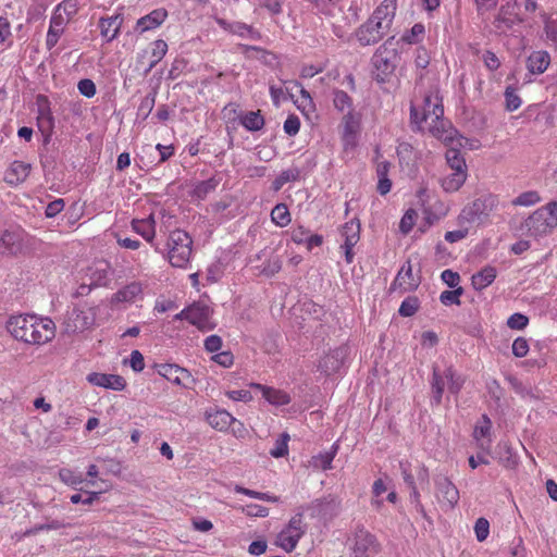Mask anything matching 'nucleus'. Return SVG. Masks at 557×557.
I'll return each instance as SVG.
<instances>
[{
	"instance_id": "obj_39",
	"label": "nucleus",
	"mask_w": 557,
	"mask_h": 557,
	"mask_svg": "<svg viewBox=\"0 0 557 557\" xmlns=\"http://www.w3.org/2000/svg\"><path fill=\"white\" fill-rule=\"evenodd\" d=\"M271 220L278 227L287 226L292 221L287 206L277 203L271 211Z\"/></svg>"
},
{
	"instance_id": "obj_60",
	"label": "nucleus",
	"mask_w": 557,
	"mask_h": 557,
	"mask_svg": "<svg viewBox=\"0 0 557 557\" xmlns=\"http://www.w3.org/2000/svg\"><path fill=\"white\" fill-rule=\"evenodd\" d=\"M300 129V120L297 115L290 114L284 122V132L289 136H295Z\"/></svg>"
},
{
	"instance_id": "obj_47",
	"label": "nucleus",
	"mask_w": 557,
	"mask_h": 557,
	"mask_svg": "<svg viewBox=\"0 0 557 557\" xmlns=\"http://www.w3.org/2000/svg\"><path fill=\"white\" fill-rule=\"evenodd\" d=\"M505 108L507 111L512 112L521 107L522 100L517 94L516 88L508 86L505 90Z\"/></svg>"
},
{
	"instance_id": "obj_19",
	"label": "nucleus",
	"mask_w": 557,
	"mask_h": 557,
	"mask_svg": "<svg viewBox=\"0 0 557 557\" xmlns=\"http://www.w3.org/2000/svg\"><path fill=\"white\" fill-rule=\"evenodd\" d=\"M86 380L95 386L113 391H123L126 386L125 379L117 374L91 372L87 375Z\"/></svg>"
},
{
	"instance_id": "obj_54",
	"label": "nucleus",
	"mask_w": 557,
	"mask_h": 557,
	"mask_svg": "<svg viewBox=\"0 0 557 557\" xmlns=\"http://www.w3.org/2000/svg\"><path fill=\"white\" fill-rule=\"evenodd\" d=\"M59 478L63 483L72 486L78 485L84 482L82 474H77L71 469L65 468L59 471Z\"/></svg>"
},
{
	"instance_id": "obj_42",
	"label": "nucleus",
	"mask_w": 557,
	"mask_h": 557,
	"mask_svg": "<svg viewBox=\"0 0 557 557\" xmlns=\"http://www.w3.org/2000/svg\"><path fill=\"white\" fill-rule=\"evenodd\" d=\"M541 201V196L536 190H528L512 199L513 207H531Z\"/></svg>"
},
{
	"instance_id": "obj_32",
	"label": "nucleus",
	"mask_w": 557,
	"mask_h": 557,
	"mask_svg": "<svg viewBox=\"0 0 557 557\" xmlns=\"http://www.w3.org/2000/svg\"><path fill=\"white\" fill-rule=\"evenodd\" d=\"M342 367L341 351L338 349L330 351L321 358L318 369L326 375H331Z\"/></svg>"
},
{
	"instance_id": "obj_51",
	"label": "nucleus",
	"mask_w": 557,
	"mask_h": 557,
	"mask_svg": "<svg viewBox=\"0 0 557 557\" xmlns=\"http://www.w3.org/2000/svg\"><path fill=\"white\" fill-rule=\"evenodd\" d=\"M157 90H151L140 102L138 107V115H141L143 119H147L151 113L154 103H156Z\"/></svg>"
},
{
	"instance_id": "obj_53",
	"label": "nucleus",
	"mask_w": 557,
	"mask_h": 557,
	"mask_svg": "<svg viewBox=\"0 0 557 557\" xmlns=\"http://www.w3.org/2000/svg\"><path fill=\"white\" fill-rule=\"evenodd\" d=\"M462 293V287H458L454 290H444L440 296V300L444 306L460 305V296Z\"/></svg>"
},
{
	"instance_id": "obj_41",
	"label": "nucleus",
	"mask_w": 557,
	"mask_h": 557,
	"mask_svg": "<svg viewBox=\"0 0 557 557\" xmlns=\"http://www.w3.org/2000/svg\"><path fill=\"white\" fill-rule=\"evenodd\" d=\"M445 379L447 381L448 391L455 395H457L461 391L465 384L463 376L457 374L453 367H448L445 370Z\"/></svg>"
},
{
	"instance_id": "obj_37",
	"label": "nucleus",
	"mask_w": 557,
	"mask_h": 557,
	"mask_svg": "<svg viewBox=\"0 0 557 557\" xmlns=\"http://www.w3.org/2000/svg\"><path fill=\"white\" fill-rule=\"evenodd\" d=\"M445 384H446L445 372L443 374H441L440 371L436 368H434L431 387H432V399L435 405H440L442 403Z\"/></svg>"
},
{
	"instance_id": "obj_45",
	"label": "nucleus",
	"mask_w": 557,
	"mask_h": 557,
	"mask_svg": "<svg viewBox=\"0 0 557 557\" xmlns=\"http://www.w3.org/2000/svg\"><path fill=\"white\" fill-rule=\"evenodd\" d=\"M245 53L246 59L261 60L263 63H271L275 59L273 53L255 46L246 45Z\"/></svg>"
},
{
	"instance_id": "obj_48",
	"label": "nucleus",
	"mask_w": 557,
	"mask_h": 557,
	"mask_svg": "<svg viewBox=\"0 0 557 557\" xmlns=\"http://www.w3.org/2000/svg\"><path fill=\"white\" fill-rule=\"evenodd\" d=\"M420 308V301L416 296H409L403 300L398 312L401 317H412Z\"/></svg>"
},
{
	"instance_id": "obj_28",
	"label": "nucleus",
	"mask_w": 557,
	"mask_h": 557,
	"mask_svg": "<svg viewBox=\"0 0 557 557\" xmlns=\"http://www.w3.org/2000/svg\"><path fill=\"white\" fill-rule=\"evenodd\" d=\"M550 63V57L547 51L539 50L533 51L528 60L527 67L532 74L544 73Z\"/></svg>"
},
{
	"instance_id": "obj_6",
	"label": "nucleus",
	"mask_w": 557,
	"mask_h": 557,
	"mask_svg": "<svg viewBox=\"0 0 557 557\" xmlns=\"http://www.w3.org/2000/svg\"><path fill=\"white\" fill-rule=\"evenodd\" d=\"M168 259L175 268H186L191 257L193 239L182 230H174L168 239Z\"/></svg>"
},
{
	"instance_id": "obj_27",
	"label": "nucleus",
	"mask_w": 557,
	"mask_h": 557,
	"mask_svg": "<svg viewBox=\"0 0 557 557\" xmlns=\"http://www.w3.org/2000/svg\"><path fill=\"white\" fill-rule=\"evenodd\" d=\"M220 183L221 178L215 175L208 180L197 182L190 191V196L193 199L205 200L209 195L215 191Z\"/></svg>"
},
{
	"instance_id": "obj_58",
	"label": "nucleus",
	"mask_w": 557,
	"mask_h": 557,
	"mask_svg": "<svg viewBox=\"0 0 557 557\" xmlns=\"http://www.w3.org/2000/svg\"><path fill=\"white\" fill-rule=\"evenodd\" d=\"M529 324V318L522 313H513L507 320V326L511 330H523Z\"/></svg>"
},
{
	"instance_id": "obj_23",
	"label": "nucleus",
	"mask_w": 557,
	"mask_h": 557,
	"mask_svg": "<svg viewBox=\"0 0 557 557\" xmlns=\"http://www.w3.org/2000/svg\"><path fill=\"white\" fill-rule=\"evenodd\" d=\"M67 18H64L61 14L52 13L50 18L49 28L46 37V47L48 50H51L58 44L60 37L64 33L65 25L67 24Z\"/></svg>"
},
{
	"instance_id": "obj_44",
	"label": "nucleus",
	"mask_w": 557,
	"mask_h": 557,
	"mask_svg": "<svg viewBox=\"0 0 557 557\" xmlns=\"http://www.w3.org/2000/svg\"><path fill=\"white\" fill-rule=\"evenodd\" d=\"M424 33V25L421 23H417L409 30L404 33L400 40L409 45H414L423 39Z\"/></svg>"
},
{
	"instance_id": "obj_10",
	"label": "nucleus",
	"mask_w": 557,
	"mask_h": 557,
	"mask_svg": "<svg viewBox=\"0 0 557 557\" xmlns=\"http://www.w3.org/2000/svg\"><path fill=\"white\" fill-rule=\"evenodd\" d=\"M212 314L213 309L209 305L196 301L189 306L188 322L201 332H209L216 326Z\"/></svg>"
},
{
	"instance_id": "obj_7",
	"label": "nucleus",
	"mask_w": 557,
	"mask_h": 557,
	"mask_svg": "<svg viewBox=\"0 0 557 557\" xmlns=\"http://www.w3.org/2000/svg\"><path fill=\"white\" fill-rule=\"evenodd\" d=\"M307 532L304 513L297 512L276 535L275 544L287 553L293 552Z\"/></svg>"
},
{
	"instance_id": "obj_14",
	"label": "nucleus",
	"mask_w": 557,
	"mask_h": 557,
	"mask_svg": "<svg viewBox=\"0 0 557 557\" xmlns=\"http://www.w3.org/2000/svg\"><path fill=\"white\" fill-rule=\"evenodd\" d=\"M37 104V125L41 133L50 136L54 127V117L50 108L49 99L44 95H38L36 98Z\"/></svg>"
},
{
	"instance_id": "obj_59",
	"label": "nucleus",
	"mask_w": 557,
	"mask_h": 557,
	"mask_svg": "<svg viewBox=\"0 0 557 557\" xmlns=\"http://www.w3.org/2000/svg\"><path fill=\"white\" fill-rule=\"evenodd\" d=\"M77 89L86 98H92L97 91L95 83L89 78L81 79L77 84Z\"/></svg>"
},
{
	"instance_id": "obj_1",
	"label": "nucleus",
	"mask_w": 557,
	"mask_h": 557,
	"mask_svg": "<svg viewBox=\"0 0 557 557\" xmlns=\"http://www.w3.org/2000/svg\"><path fill=\"white\" fill-rule=\"evenodd\" d=\"M5 329L14 339L33 346L45 345L55 336L54 322L34 313L11 315Z\"/></svg>"
},
{
	"instance_id": "obj_64",
	"label": "nucleus",
	"mask_w": 557,
	"mask_h": 557,
	"mask_svg": "<svg viewBox=\"0 0 557 557\" xmlns=\"http://www.w3.org/2000/svg\"><path fill=\"white\" fill-rule=\"evenodd\" d=\"M64 206L65 202L62 198L54 199L53 201L49 202L46 207V216L49 219L57 216L64 209Z\"/></svg>"
},
{
	"instance_id": "obj_13",
	"label": "nucleus",
	"mask_w": 557,
	"mask_h": 557,
	"mask_svg": "<svg viewBox=\"0 0 557 557\" xmlns=\"http://www.w3.org/2000/svg\"><path fill=\"white\" fill-rule=\"evenodd\" d=\"M492 428V420L487 414H482V417L475 422L472 432V437L475 441L478 448L485 455L491 453Z\"/></svg>"
},
{
	"instance_id": "obj_9",
	"label": "nucleus",
	"mask_w": 557,
	"mask_h": 557,
	"mask_svg": "<svg viewBox=\"0 0 557 557\" xmlns=\"http://www.w3.org/2000/svg\"><path fill=\"white\" fill-rule=\"evenodd\" d=\"M530 230L545 233L557 226V201H552L536 210L527 221Z\"/></svg>"
},
{
	"instance_id": "obj_31",
	"label": "nucleus",
	"mask_w": 557,
	"mask_h": 557,
	"mask_svg": "<svg viewBox=\"0 0 557 557\" xmlns=\"http://www.w3.org/2000/svg\"><path fill=\"white\" fill-rule=\"evenodd\" d=\"M524 20L515 12V4L506 3L500 7L495 22L504 24L507 28H511L516 24L522 23ZM499 27V25H497Z\"/></svg>"
},
{
	"instance_id": "obj_61",
	"label": "nucleus",
	"mask_w": 557,
	"mask_h": 557,
	"mask_svg": "<svg viewBox=\"0 0 557 557\" xmlns=\"http://www.w3.org/2000/svg\"><path fill=\"white\" fill-rule=\"evenodd\" d=\"M297 177L298 172L296 170L283 171L273 183L274 189L278 190L284 184L290 181H295Z\"/></svg>"
},
{
	"instance_id": "obj_2",
	"label": "nucleus",
	"mask_w": 557,
	"mask_h": 557,
	"mask_svg": "<svg viewBox=\"0 0 557 557\" xmlns=\"http://www.w3.org/2000/svg\"><path fill=\"white\" fill-rule=\"evenodd\" d=\"M444 107L442 98L437 91H431L425 95L421 109L411 104V121L420 128L426 129L434 137L443 141L453 139V131L449 122L443 119Z\"/></svg>"
},
{
	"instance_id": "obj_56",
	"label": "nucleus",
	"mask_w": 557,
	"mask_h": 557,
	"mask_svg": "<svg viewBox=\"0 0 557 557\" xmlns=\"http://www.w3.org/2000/svg\"><path fill=\"white\" fill-rule=\"evenodd\" d=\"M282 0H261L255 13L265 9L272 16L278 15L282 12Z\"/></svg>"
},
{
	"instance_id": "obj_43",
	"label": "nucleus",
	"mask_w": 557,
	"mask_h": 557,
	"mask_svg": "<svg viewBox=\"0 0 557 557\" xmlns=\"http://www.w3.org/2000/svg\"><path fill=\"white\" fill-rule=\"evenodd\" d=\"M78 0H63L53 10L54 14H61L67 22L77 13Z\"/></svg>"
},
{
	"instance_id": "obj_33",
	"label": "nucleus",
	"mask_w": 557,
	"mask_h": 557,
	"mask_svg": "<svg viewBox=\"0 0 557 557\" xmlns=\"http://www.w3.org/2000/svg\"><path fill=\"white\" fill-rule=\"evenodd\" d=\"M339 233L344 240L343 245L355 247L360 239V223L355 220L346 222Z\"/></svg>"
},
{
	"instance_id": "obj_11",
	"label": "nucleus",
	"mask_w": 557,
	"mask_h": 557,
	"mask_svg": "<svg viewBox=\"0 0 557 557\" xmlns=\"http://www.w3.org/2000/svg\"><path fill=\"white\" fill-rule=\"evenodd\" d=\"M154 369L159 375L163 376L175 385L190 388L195 383V379L193 377L191 373L187 369L177 364L157 363L154 364Z\"/></svg>"
},
{
	"instance_id": "obj_16",
	"label": "nucleus",
	"mask_w": 557,
	"mask_h": 557,
	"mask_svg": "<svg viewBox=\"0 0 557 557\" xmlns=\"http://www.w3.org/2000/svg\"><path fill=\"white\" fill-rule=\"evenodd\" d=\"M436 497L446 509L454 508L459 500V491L447 478L436 481Z\"/></svg>"
},
{
	"instance_id": "obj_50",
	"label": "nucleus",
	"mask_w": 557,
	"mask_h": 557,
	"mask_svg": "<svg viewBox=\"0 0 557 557\" xmlns=\"http://www.w3.org/2000/svg\"><path fill=\"white\" fill-rule=\"evenodd\" d=\"M264 126V117L261 115L260 110L246 113V129L260 131Z\"/></svg>"
},
{
	"instance_id": "obj_24",
	"label": "nucleus",
	"mask_w": 557,
	"mask_h": 557,
	"mask_svg": "<svg viewBox=\"0 0 557 557\" xmlns=\"http://www.w3.org/2000/svg\"><path fill=\"white\" fill-rule=\"evenodd\" d=\"M29 171V164L23 161H14L7 170L4 180L10 185H18L28 177Z\"/></svg>"
},
{
	"instance_id": "obj_12",
	"label": "nucleus",
	"mask_w": 557,
	"mask_h": 557,
	"mask_svg": "<svg viewBox=\"0 0 557 557\" xmlns=\"http://www.w3.org/2000/svg\"><path fill=\"white\" fill-rule=\"evenodd\" d=\"M248 395L249 399L253 395H261L262 398L274 406H283L290 403V396L286 392L256 383L249 384V389L246 391V401L248 400Z\"/></svg>"
},
{
	"instance_id": "obj_29",
	"label": "nucleus",
	"mask_w": 557,
	"mask_h": 557,
	"mask_svg": "<svg viewBox=\"0 0 557 557\" xmlns=\"http://www.w3.org/2000/svg\"><path fill=\"white\" fill-rule=\"evenodd\" d=\"M91 324L92 319H90L85 311L74 308L69 315L67 330L72 332H83L90 327Z\"/></svg>"
},
{
	"instance_id": "obj_22",
	"label": "nucleus",
	"mask_w": 557,
	"mask_h": 557,
	"mask_svg": "<svg viewBox=\"0 0 557 557\" xmlns=\"http://www.w3.org/2000/svg\"><path fill=\"white\" fill-rule=\"evenodd\" d=\"M222 114L230 136H232V133L236 132L240 126H244V111L239 104L228 103L224 107Z\"/></svg>"
},
{
	"instance_id": "obj_46",
	"label": "nucleus",
	"mask_w": 557,
	"mask_h": 557,
	"mask_svg": "<svg viewBox=\"0 0 557 557\" xmlns=\"http://www.w3.org/2000/svg\"><path fill=\"white\" fill-rule=\"evenodd\" d=\"M417 220H418V212L412 208L408 209L399 222L400 233L404 235L409 234L412 231L413 226L416 225Z\"/></svg>"
},
{
	"instance_id": "obj_62",
	"label": "nucleus",
	"mask_w": 557,
	"mask_h": 557,
	"mask_svg": "<svg viewBox=\"0 0 557 557\" xmlns=\"http://www.w3.org/2000/svg\"><path fill=\"white\" fill-rule=\"evenodd\" d=\"M529 351V343L524 337H518L512 343V354L517 358L527 356Z\"/></svg>"
},
{
	"instance_id": "obj_36",
	"label": "nucleus",
	"mask_w": 557,
	"mask_h": 557,
	"mask_svg": "<svg viewBox=\"0 0 557 557\" xmlns=\"http://www.w3.org/2000/svg\"><path fill=\"white\" fill-rule=\"evenodd\" d=\"M168 52V44L163 39L151 42V57L145 74H148L164 58Z\"/></svg>"
},
{
	"instance_id": "obj_40",
	"label": "nucleus",
	"mask_w": 557,
	"mask_h": 557,
	"mask_svg": "<svg viewBox=\"0 0 557 557\" xmlns=\"http://www.w3.org/2000/svg\"><path fill=\"white\" fill-rule=\"evenodd\" d=\"M333 104L343 114L355 109L352 98L344 90L334 91Z\"/></svg>"
},
{
	"instance_id": "obj_34",
	"label": "nucleus",
	"mask_w": 557,
	"mask_h": 557,
	"mask_svg": "<svg viewBox=\"0 0 557 557\" xmlns=\"http://www.w3.org/2000/svg\"><path fill=\"white\" fill-rule=\"evenodd\" d=\"M495 458L503 467L508 469L515 468L518 462L509 443L504 441L498 443Z\"/></svg>"
},
{
	"instance_id": "obj_20",
	"label": "nucleus",
	"mask_w": 557,
	"mask_h": 557,
	"mask_svg": "<svg viewBox=\"0 0 557 557\" xmlns=\"http://www.w3.org/2000/svg\"><path fill=\"white\" fill-rule=\"evenodd\" d=\"M132 228L140 235L146 242L151 244L157 252H162L158 245L153 243L156 237V221L152 214L146 219H134L132 221Z\"/></svg>"
},
{
	"instance_id": "obj_15",
	"label": "nucleus",
	"mask_w": 557,
	"mask_h": 557,
	"mask_svg": "<svg viewBox=\"0 0 557 557\" xmlns=\"http://www.w3.org/2000/svg\"><path fill=\"white\" fill-rule=\"evenodd\" d=\"M169 13L164 8H158L137 20L134 32L141 35L160 27L168 18Z\"/></svg>"
},
{
	"instance_id": "obj_55",
	"label": "nucleus",
	"mask_w": 557,
	"mask_h": 557,
	"mask_svg": "<svg viewBox=\"0 0 557 557\" xmlns=\"http://www.w3.org/2000/svg\"><path fill=\"white\" fill-rule=\"evenodd\" d=\"M17 243L18 236L11 231H4L0 237V247H3L9 252H13Z\"/></svg>"
},
{
	"instance_id": "obj_5",
	"label": "nucleus",
	"mask_w": 557,
	"mask_h": 557,
	"mask_svg": "<svg viewBox=\"0 0 557 557\" xmlns=\"http://www.w3.org/2000/svg\"><path fill=\"white\" fill-rule=\"evenodd\" d=\"M399 61L397 49L388 47V41L380 46L372 55L373 77L379 83H386L395 73Z\"/></svg>"
},
{
	"instance_id": "obj_25",
	"label": "nucleus",
	"mask_w": 557,
	"mask_h": 557,
	"mask_svg": "<svg viewBox=\"0 0 557 557\" xmlns=\"http://www.w3.org/2000/svg\"><path fill=\"white\" fill-rule=\"evenodd\" d=\"M207 421L212 428L220 431L232 428L233 432H236L234 425L237 423V421L226 410H215L214 412H208ZM238 424L240 423L238 422Z\"/></svg>"
},
{
	"instance_id": "obj_3",
	"label": "nucleus",
	"mask_w": 557,
	"mask_h": 557,
	"mask_svg": "<svg viewBox=\"0 0 557 557\" xmlns=\"http://www.w3.org/2000/svg\"><path fill=\"white\" fill-rule=\"evenodd\" d=\"M397 11V0H383L368 20L355 30V38L362 47L380 42L393 27Z\"/></svg>"
},
{
	"instance_id": "obj_8",
	"label": "nucleus",
	"mask_w": 557,
	"mask_h": 557,
	"mask_svg": "<svg viewBox=\"0 0 557 557\" xmlns=\"http://www.w3.org/2000/svg\"><path fill=\"white\" fill-rule=\"evenodd\" d=\"M362 114L357 110H350L343 114L341 139L344 152H349L358 146V135L361 131Z\"/></svg>"
},
{
	"instance_id": "obj_26",
	"label": "nucleus",
	"mask_w": 557,
	"mask_h": 557,
	"mask_svg": "<svg viewBox=\"0 0 557 557\" xmlns=\"http://www.w3.org/2000/svg\"><path fill=\"white\" fill-rule=\"evenodd\" d=\"M496 276V268L493 265H485L483 269L472 275L471 285L475 290L481 292L490 286L495 281Z\"/></svg>"
},
{
	"instance_id": "obj_17",
	"label": "nucleus",
	"mask_w": 557,
	"mask_h": 557,
	"mask_svg": "<svg viewBox=\"0 0 557 557\" xmlns=\"http://www.w3.org/2000/svg\"><path fill=\"white\" fill-rule=\"evenodd\" d=\"M419 286V282L414 278L410 262L404 264L398 271L396 277L391 284V292H399L400 294L414 290Z\"/></svg>"
},
{
	"instance_id": "obj_57",
	"label": "nucleus",
	"mask_w": 557,
	"mask_h": 557,
	"mask_svg": "<svg viewBox=\"0 0 557 557\" xmlns=\"http://www.w3.org/2000/svg\"><path fill=\"white\" fill-rule=\"evenodd\" d=\"M475 537L479 542H483L490 534V522L485 518H479L474 524Z\"/></svg>"
},
{
	"instance_id": "obj_52",
	"label": "nucleus",
	"mask_w": 557,
	"mask_h": 557,
	"mask_svg": "<svg viewBox=\"0 0 557 557\" xmlns=\"http://www.w3.org/2000/svg\"><path fill=\"white\" fill-rule=\"evenodd\" d=\"M288 441L289 436L283 433L280 438L276 440L274 448L271 449V456L275 458L284 457L288 454Z\"/></svg>"
},
{
	"instance_id": "obj_18",
	"label": "nucleus",
	"mask_w": 557,
	"mask_h": 557,
	"mask_svg": "<svg viewBox=\"0 0 557 557\" xmlns=\"http://www.w3.org/2000/svg\"><path fill=\"white\" fill-rule=\"evenodd\" d=\"M352 550L355 557H368L380 552V544L373 534L367 531H359L356 534Z\"/></svg>"
},
{
	"instance_id": "obj_30",
	"label": "nucleus",
	"mask_w": 557,
	"mask_h": 557,
	"mask_svg": "<svg viewBox=\"0 0 557 557\" xmlns=\"http://www.w3.org/2000/svg\"><path fill=\"white\" fill-rule=\"evenodd\" d=\"M141 293V284L132 282L113 294L112 302H133Z\"/></svg>"
},
{
	"instance_id": "obj_38",
	"label": "nucleus",
	"mask_w": 557,
	"mask_h": 557,
	"mask_svg": "<svg viewBox=\"0 0 557 557\" xmlns=\"http://www.w3.org/2000/svg\"><path fill=\"white\" fill-rule=\"evenodd\" d=\"M447 165L450 171H458L468 173L466 160L461 152L455 148H448L445 153Z\"/></svg>"
},
{
	"instance_id": "obj_4",
	"label": "nucleus",
	"mask_w": 557,
	"mask_h": 557,
	"mask_svg": "<svg viewBox=\"0 0 557 557\" xmlns=\"http://www.w3.org/2000/svg\"><path fill=\"white\" fill-rule=\"evenodd\" d=\"M499 198L494 194L483 195L472 203L462 209L458 216V224L478 223L482 224L488 221L490 216L498 210Z\"/></svg>"
},
{
	"instance_id": "obj_63",
	"label": "nucleus",
	"mask_w": 557,
	"mask_h": 557,
	"mask_svg": "<svg viewBox=\"0 0 557 557\" xmlns=\"http://www.w3.org/2000/svg\"><path fill=\"white\" fill-rule=\"evenodd\" d=\"M269 509L264 506L252 502H246V516L250 517H267Z\"/></svg>"
},
{
	"instance_id": "obj_21",
	"label": "nucleus",
	"mask_w": 557,
	"mask_h": 557,
	"mask_svg": "<svg viewBox=\"0 0 557 557\" xmlns=\"http://www.w3.org/2000/svg\"><path fill=\"white\" fill-rule=\"evenodd\" d=\"M123 21L124 17L122 14H113L99 20L98 27L107 42L114 40L119 36Z\"/></svg>"
},
{
	"instance_id": "obj_35",
	"label": "nucleus",
	"mask_w": 557,
	"mask_h": 557,
	"mask_svg": "<svg viewBox=\"0 0 557 557\" xmlns=\"http://www.w3.org/2000/svg\"><path fill=\"white\" fill-rule=\"evenodd\" d=\"M467 177L468 173L466 172L451 171L450 174L442 178L441 185L445 191L454 193L460 189Z\"/></svg>"
},
{
	"instance_id": "obj_49",
	"label": "nucleus",
	"mask_w": 557,
	"mask_h": 557,
	"mask_svg": "<svg viewBox=\"0 0 557 557\" xmlns=\"http://www.w3.org/2000/svg\"><path fill=\"white\" fill-rule=\"evenodd\" d=\"M541 17L544 23V30L549 40H552L557 48V20H553L550 15L543 12Z\"/></svg>"
}]
</instances>
